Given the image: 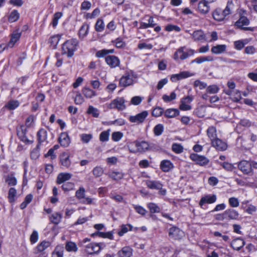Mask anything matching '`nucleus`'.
<instances>
[{
	"mask_svg": "<svg viewBox=\"0 0 257 257\" xmlns=\"http://www.w3.org/2000/svg\"><path fill=\"white\" fill-rule=\"evenodd\" d=\"M16 193L17 191L14 188L12 187L9 189L8 193V199L10 202L13 203L15 202V197L16 195Z\"/></svg>",
	"mask_w": 257,
	"mask_h": 257,
	"instance_id": "46",
	"label": "nucleus"
},
{
	"mask_svg": "<svg viewBox=\"0 0 257 257\" xmlns=\"http://www.w3.org/2000/svg\"><path fill=\"white\" fill-rule=\"evenodd\" d=\"M92 173L95 177H98L103 174V170L100 167H96L93 169Z\"/></svg>",
	"mask_w": 257,
	"mask_h": 257,
	"instance_id": "56",
	"label": "nucleus"
},
{
	"mask_svg": "<svg viewBox=\"0 0 257 257\" xmlns=\"http://www.w3.org/2000/svg\"><path fill=\"white\" fill-rule=\"evenodd\" d=\"M146 183L147 187L151 189H161L163 186L159 181H157L147 180Z\"/></svg>",
	"mask_w": 257,
	"mask_h": 257,
	"instance_id": "29",
	"label": "nucleus"
},
{
	"mask_svg": "<svg viewBox=\"0 0 257 257\" xmlns=\"http://www.w3.org/2000/svg\"><path fill=\"white\" fill-rule=\"evenodd\" d=\"M117 254L119 257H131L132 249L129 246H124L118 252Z\"/></svg>",
	"mask_w": 257,
	"mask_h": 257,
	"instance_id": "28",
	"label": "nucleus"
},
{
	"mask_svg": "<svg viewBox=\"0 0 257 257\" xmlns=\"http://www.w3.org/2000/svg\"><path fill=\"white\" fill-rule=\"evenodd\" d=\"M212 146L218 151H225L227 148V144L221 140L217 138L211 142Z\"/></svg>",
	"mask_w": 257,
	"mask_h": 257,
	"instance_id": "14",
	"label": "nucleus"
},
{
	"mask_svg": "<svg viewBox=\"0 0 257 257\" xmlns=\"http://www.w3.org/2000/svg\"><path fill=\"white\" fill-rule=\"evenodd\" d=\"M78 44V40L75 38L67 40L62 44V54L66 55L68 57H72L74 52L77 50Z\"/></svg>",
	"mask_w": 257,
	"mask_h": 257,
	"instance_id": "1",
	"label": "nucleus"
},
{
	"mask_svg": "<svg viewBox=\"0 0 257 257\" xmlns=\"http://www.w3.org/2000/svg\"><path fill=\"white\" fill-rule=\"evenodd\" d=\"M184 232L178 227L173 226L170 228L169 236L173 239H181L184 236Z\"/></svg>",
	"mask_w": 257,
	"mask_h": 257,
	"instance_id": "10",
	"label": "nucleus"
},
{
	"mask_svg": "<svg viewBox=\"0 0 257 257\" xmlns=\"http://www.w3.org/2000/svg\"><path fill=\"white\" fill-rule=\"evenodd\" d=\"M20 17V14L17 10L13 11L9 17V21L11 23H13L17 21Z\"/></svg>",
	"mask_w": 257,
	"mask_h": 257,
	"instance_id": "44",
	"label": "nucleus"
},
{
	"mask_svg": "<svg viewBox=\"0 0 257 257\" xmlns=\"http://www.w3.org/2000/svg\"><path fill=\"white\" fill-rule=\"evenodd\" d=\"M133 207L136 212L139 214L144 216L146 214L147 211L146 210L141 206L133 205Z\"/></svg>",
	"mask_w": 257,
	"mask_h": 257,
	"instance_id": "60",
	"label": "nucleus"
},
{
	"mask_svg": "<svg viewBox=\"0 0 257 257\" xmlns=\"http://www.w3.org/2000/svg\"><path fill=\"white\" fill-rule=\"evenodd\" d=\"M72 174L69 173H61L57 176L56 182L58 184H61L70 180Z\"/></svg>",
	"mask_w": 257,
	"mask_h": 257,
	"instance_id": "23",
	"label": "nucleus"
},
{
	"mask_svg": "<svg viewBox=\"0 0 257 257\" xmlns=\"http://www.w3.org/2000/svg\"><path fill=\"white\" fill-rule=\"evenodd\" d=\"M104 29L103 21L101 19H98L95 25V29L97 32H102Z\"/></svg>",
	"mask_w": 257,
	"mask_h": 257,
	"instance_id": "48",
	"label": "nucleus"
},
{
	"mask_svg": "<svg viewBox=\"0 0 257 257\" xmlns=\"http://www.w3.org/2000/svg\"><path fill=\"white\" fill-rule=\"evenodd\" d=\"M137 150L140 152H144L148 150L149 148V144L146 141H136L134 142Z\"/></svg>",
	"mask_w": 257,
	"mask_h": 257,
	"instance_id": "22",
	"label": "nucleus"
},
{
	"mask_svg": "<svg viewBox=\"0 0 257 257\" xmlns=\"http://www.w3.org/2000/svg\"><path fill=\"white\" fill-rule=\"evenodd\" d=\"M64 247L62 246H57L52 253V257H63Z\"/></svg>",
	"mask_w": 257,
	"mask_h": 257,
	"instance_id": "38",
	"label": "nucleus"
},
{
	"mask_svg": "<svg viewBox=\"0 0 257 257\" xmlns=\"http://www.w3.org/2000/svg\"><path fill=\"white\" fill-rule=\"evenodd\" d=\"M213 60V57L211 56H208L206 57H198L191 61V63H197L198 64L202 63L205 61H212Z\"/></svg>",
	"mask_w": 257,
	"mask_h": 257,
	"instance_id": "40",
	"label": "nucleus"
},
{
	"mask_svg": "<svg viewBox=\"0 0 257 257\" xmlns=\"http://www.w3.org/2000/svg\"><path fill=\"white\" fill-rule=\"evenodd\" d=\"M190 158L192 161L195 162L196 164L201 166L206 165L209 162L208 159L205 156L195 153L191 154Z\"/></svg>",
	"mask_w": 257,
	"mask_h": 257,
	"instance_id": "6",
	"label": "nucleus"
},
{
	"mask_svg": "<svg viewBox=\"0 0 257 257\" xmlns=\"http://www.w3.org/2000/svg\"><path fill=\"white\" fill-rule=\"evenodd\" d=\"M148 17L149 19L148 20V23H145L141 22H140V29H147L150 27H154L156 25V23H155L154 18L152 16H146L144 18Z\"/></svg>",
	"mask_w": 257,
	"mask_h": 257,
	"instance_id": "20",
	"label": "nucleus"
},
{
	"mask_svg": "<svg viewBox=\"0 0 257 257\" xmlns=\"http://www.w3.org/2000/svg\"><path fill=\"white\" fill-rule=\"evenodd\" d=\"M65 248L68 251L76 252L78 250V248L75 243L72 241H68L66 242Z\"/></svg>",
	"mask_w": 257,
	"mask_h": 257,
	"instance_id": "42",
	"label": "nucleus"
},
{
	"mask_svg": "<svg viewBox=\"0 0 257 257\" xmlns=\"http://www.w3.org/2000/svg\"><path fill=\"white\" fill-rule=\"evenodd\" d=\"M163 111L164 110L162 107H157L153 110L152 114L155 117H159L163 114Z\"/></svg>",
	"mask_w": 257,
	"mask_h": 257,
	"instance_id": "58",
	"label": "nucleus"
},
{
	"mask_svg": "<svg viewBox=\"0 0 257 257\" xmlns=\"http://www.w3.org/2000/svg\"><path fill=\"white\" fill-rule=\"evenodd\" d=\"M105 246V244L102 242H92L85 246V251L89 254H97Z\"/></svg>",
	"mask_w": 257,
	"mask_h": 257,
	"instance_id": "5",
	"label": "nucleus"
},
{
	"mask_svg": "<svg viewBox=\"0 0 257 257\" xmlns=\"http://www.w3.org/2000/svg\"><path fill=\"white\" fill-rule=\"evenodd\" d=\"M228 203L231 207H237L239 206V200L237 198L232 197L228 199Z\"/></svg>",
	"mask_w": 257,
	"mask_h": 257,
	"instance_id": "53",
	"label": "nucleus"
},
{
	"mask_svg": "<svg viewBox=\"0 0 257 257\" xmlns=\"http://www.w3.org/2000/svg\"><path fill=\"white\" fill-rule=\"evenodd\" d=\"M123 174L119 172H113L109 174V176L114 180H119L122 178Z\"/></svg>",
	"mask_w": 257,
	"mask_h": 257,
	"instance_id": "55",
	"label": "nucleus"
},
{
	"mask_svg": "<svg viewBox=\"0 0 257 257\" xmlns=\"http://www.w3.org/2000/svg\"><path fill=\"white\" fill-rule=\"evenodd\" d=\"M60 161L62 166L66 168H68L71 165V161L69 159V156L63 153L60 157Z\"/></svg>",
	"mask_w": 257,
	"mask_h": 257,
	"instance_id": "25",
	"label": "nucleus"
},
{
	"mask_svg": "<svg viewBox=\"0 0 257 257\" xmlns=\"http://www.w3.org/2000/svg\"><path fill=\"white\" fill-rule=\"evenodd\" d=\"M192 35L193 40L195 41L205 40V35L201 30L194 31Z\"/></svg>",
	"mask_w": 257,
	"mask_h": 257,
	"instance_id": "32",
	"label": "nucleus"
},
{
	"mask_svg": "<svg viewBox=\"0 0 257 257\" xmlns=\"http://www.w3.org/2000/svg\"><path fill=\"white\" fill-rule=\"evenodd\" d=\"M245 244L244 241L240 238H237L234 239L231 242V247L235 250H239L242 248Z\"/></svg>",
	"mask_w": 257,
	"mask_h": 257,
	"instance_id": "24",
	"label": "nucleus"
},
{
	"mask_svg": "<svg viewBox=\"0 0 257 257\" xmlns=\"http://www.w3.org/2000/svg\"><path fill=\"white\" fill-rule=\"evenodd\" d=\"M192 75V74L188 71H183L179 74L172 75L170 79L172 82H175L177 80L187 78Z\"/></svg>",
	"mask_w": 257,
	"mask_h": 257,
	"instance_id": "19",
	"label": "nucleus"
},
{
	"mask_svg": "<svg viewBox=\"0 0 257 257\" xmlns=\"http://www.w3.org/2000/svg\"><path fill=\"white\" fill-rule=\"evenodd\" d=\"M207 135L210 139L211 142L217 139L216 130L215 127L210 126L207 130Z\"/></svg>",
	"mask_w": 257,
	"mask_h": 257,
	"instance_id": "34",
	"label": "nucleus"
},
{
	"mask_svg": "<svg viewBox=\"0 0 257 257\" xmlns=\"http://www.w3.org/2000/svg\"><path fill=\"white\" fill-rule=\"evenodd\" d=\"M59 142L64 147H68L70 143V139L67 133H62L59 137Z\"/></svg>",
	"mask_w": 257,
	"mask_h": 257,
	"instance_id": "17",
	"label": "nucleus"
},
{
	"mask_svg": "<svg viewBox=\"0 0 257 257\" xmlns=\"http://www.w3.org/2000/svg\"><path fill=\"white\" fill-rule=\"evenodd\" d=\"M21 36V33L19 31V30L15 31L11 34V38L7 44L8 47L13 48L15 45V43L20 39V37Z\"/></svg>",
	"mask_w": 257,
	"mask_h": 257,
	"instance_id": "16",
	"label": "nucleus"
},
{
	"mask_svg": "<svg viewBox=\"0 0 257 257\" xmlns=\"http://www.w3.org/2000/svg\"><path fill=\"white\" fill-rule=\"evenodd\" d=\"M219 88L216 85H210L207 87L206 91L210 94H215L218 92Z\"/></svg>",
	"mask_w": 257,
	"mask_h": 257,
	"instance_id": "54",
	"label": "nucleus"
},
{
	"mask_svg": "<svg viewBox=\"0 0 257 257\" xmlns=\"http://www.w3.org/2000/svg\"><path fill=\"white\" fill-rule=\"evenodd\" d=\"M216 196L214 194L210 195H205L204 196H203L199 203V206L203 208V206L204 204L207 203V204H212L215 202L216 200Z\"/></svg>",
	"mask_w": 257,
	"mask_h": 257,
	"instance_id": "13",
	"label": "nucleus"
},
{
	"mask_svg": "<svg viewBox=\"0 0 257 257\" xmlns=\"http://www.w3.org/2000/svg\"><path fill=\"white\" fill-rule=\"evenodd\" d=\"M62 15L63 14L62 12H57L54 15L53 20L51 23L54 28L58 25V20L61 18Z\"/></svg>",
	"mask_w": 257,
	"mask_h": 257,
	"instance_id": "50",
	"label": "nucleus"
},
{
	"mask_svg": "<svg viewBox=\"0 0 257 257\" xmlns=\"http://www.w3.org/2000/svg\"><path fill=\"white\" fill-rule=\"evenodd\" d=\"M233 7V4L232 2L228 1L224 10H222L220 8H216L212 13L213 19L217 21H223L227 16L231 14Z\"/></svg>",
	"mask_w": 257,
	"mask_h": 257,
	"instance_id": "2",
	"label": "nucleus"
},
{
	"mask_svg": "<svg viewBox=\"0 0 257 257\" xmlns=\"http://www.w3.org/2000/svg\"><path fill=\"white\" fill-rule=\"evenodd\" d=\"M173 168V165L169 160H163L161 162L160 168L163 172H169Z\"/></svg>",
	"mask_w": 257,
	"mask_h": 257,
	"instance_id": "30",
	"label": "nucleus"
},
{
	"mask_svg": "<svg viewBox=\"0 0 257 257\" xmlns=\"http://www.w3.org/2000/svg\"><path fill=\"white\" fill-rule=\"evenodd\" d=\"M179 114V111L177 109L169 108L164 112V115L167 118H173Z\"/></svg>",
	"mask_w": 257,
	"mask_h": 257,
	"instance_id": "31",
	"label": "nucleus"
},
{
	"mask_svg": "<svg viewBox=\"0 0 257 257\" xmlns=\"http://www.w3.org/2000/svg\"><path fill=\"white\" fill-rule=\"evenodd\" d=\"M62 215L58 212H55L52 214L50 217L49 219L50 221L55 224H59L61 220Z\"/></svg>",
	"mask_w": 257,
	"mask_h": 257,
	"instance_id": "35",
	"label": "nucleus"
},
{
	"mask_svg": "<svg viewBox=\"0 0 257 257\" xmlns=\"http://www.w3.org/2000/svg\"><path fill=\"white\" fill-rule=\"evenodd\" d=\"M124 99L123 97H117L109 104L110 108H116L118 110H122L126 108L124 104Z\"/></svg>",
	"mask_w": 257,
	"mask_h": 257,
	"instance_id": "8",
	"label": "nucleus"
},
{
	"mask_svg": "<svg viewBox=\"0 0 257 257\" xmlns=\"http://www.w3.org/2000/svg\"><path fill=\"white\" fill-rule=\"evenodd\" d=\"M89 28V25L86 23L83 24L81 26L78 32V36L80 39H83L87 35Z\"/></svg>",
	"mask_w": 257,
	"mask_h": 257,
	"instance_id": "26",
	"label": "nucleus"
},
{
	"mask_svg": "<svg viewBox=\"0 0 257 257\" xmlns=\"http://www.w3.org/2000/svg\"><path fill=\"white\" fill-rule=\"evenodd\" d=\"M147 207L149 209L151 213H159L161 211L160 207L154 203H148Z\"/></svg>",
	"mask_w": 257,
	"mask_h": 257,
	"instance_id": "41",
	"label": "nucleus"
},
{
	"mask_svg": "<svg viewBox=\"0 0 257 257\" xmlns=\"http://www.w3.org/2000/svg\"><path fill=\"white\" fill-rule=\"evenodd\" d=\"M74 184L72 182H66L62 186V188L65 191H68L74 189Z\"/></svg>",
	"mask_w": 257,
	"mask_h": 257,
	"instance_id": "57",
	"label": "nucleus"
},
{
	"mask_svg": "<svg viewBox=\"0 0 257 257\" xmlns=\"http://www.w3.org/2000/svg\"><path fill=\"white\" fill-rule=\"evenodd\" d=\"M185 47L179 48L174 54V59L177 60L180 58L183 60L187 58L189 56H192L195 53V51L191 49H187L186 52L184 50Z\"/></svg>",
	"mask_w": 257,
	"mask_h": 257,
	"instance_id": "4",
	"label": "nucleus"
},
{
	"mask_svg": "<svg viewBox=\"0 0 257 257\" xmlns=\"http://www.w3.org/2000/svg\"><path fill=\"white\" fill-rule=\"evenodd\" d=\"M176 97V93L174 92H172L170 96H168L166 94H164L162 97V99L165 102H169L171 100L175 99Z\"/></svg>",
	"mask_w": 257,
	"mask_h": 257,
	"instance_id": "61",
	"label": "nucleus"
},
{
	"mask_svg": "<svg viewBox=\"0 0 257 257\" xmlns=\"http://www.w3.org/2000/svg\"><path fill=\"white\" fill-rule=\"evenodd\" d=\"M148 114V112L145 110L136 115H131L128 119L131 122L140 124L144 122Z\"/></svg>",
	"mask_w": 257,
	"mask_h": 257,
	"instance_id": "7",
	"label": "nucleus"
},
{
	"mask_svg": "<svg viewBox=\"0 0 257 257\" xmlns=\"http://www.w3.org/2000/svg\"><path fill=\"white\" fill-rule=\"evenodd\" d=\"M249 24V20L244 16H241L235 22V25L238 28L244 30H252L250 27H243L244 26H247Z\"/></svg>",
	"mask_w": 257,
	"mask_h": 257,
	"instance_id": "12",
	"label": "nucleus"
},
{
	"mask_svg": "<svg viewBox=\"0 0 257 257\" xmlns=\"http://www.w3.org/2000/svg\"><path fill=\"white\" fill-rule=\"evenodd\" d=\"M106 63L111 68H114L118 66L119 64V60L115 56L109 55L105 57Z\"/></svg>",
	"mask_w": 257,
	"mask_h": 257,
	"instance_id": "15",
	"label": "nucleus"
},
{
	"mask_svg": "<svg viewBox=\"0 0 257 257\" xmlns=\"http://www.w3.org/2000/svg\"><path fill=\"white\" fill-rule=\"evenodd\" d=\"M226 220H236L238 218V212L233 209H228L225 211Z\"/></svg>",
	"mask_w": 257,
	"mask_h": 257,
	"instance_id": "18",
	"label": "nucleus"
},
{
	"mask_svg": "<svg viewBox=\"0 0 257 257\" xmlns=\"http://www.w3.org/2000/svg\"><path fill=\"white\" fill-rule=\"evenodd\" d=\"M38 240V233L37 231L34 230L31 234L30 238V242L32 244L36 243Z\"/></svg>",
	"mask_w": 257,
	"mask_h": 257,
	"instance_id": "63",
	"label": "nucleus"
},
{
	"mask_svg": "<svg viewBox=\"0 0 257 257\" xmlns=\"http://www.w3.org/2000/svg\"><path fill=\"white\" fill-rule=\"evenodd\" d=\"M109 130L103 131L99 136V140L101 142H106L108 140Z\"/></svg>",
	"mask_w": 257,
	"mask_h": 257,
	"instance_id": "51",
	"label": "nucleus"
},
{
	"mask_svg": "<svg viewBox=\"0 0 257 257\" xmlns=\"http://www.w3.org/2000/svg\"><path fill=\"white\" fill-rule=\"evenodd\" d=\"M60 39L61 36L59 35L53 36L49 38V43L52 46L53 49H55L56 48Z\"/></svg>",
	"mask_w": 257,
	"mask_h": 257,
	"instance_id": "36",
	"label": "nucleus"
},
{
	"mask_svg": "<svg viewBox=\"0 0 257 257\" xmlns=\"http://www.w3.org/2000/svg\"><path fill=\"white\" fill-rule=\"evenodd\" d=\"M226 48V46L225 45H217L213 46L211 49V51L213 54H219L225 52Z\"/></svg>",
	"mask_w": 257,
	"mask_h": 257,
	"instance_id": "33",
	"label": "nucleus"
},
{
	"mask_svg": "<svg viewBox=\"0 0 257 257\" xmlns=\"http://www.w3.org/2000/svg\"><path fill=\"white\" fill-rule=\"evenodd\" d=\"M40 146L38 144L36 147L31 152L30 156L32 159L36 160L40 156Z\"/></svg>",
	"mask_w": 257,
	"mask_h": 257,
	"instance_id": "47",
	"label": "nucleus"
},
{
	"mask_svg": "<svg viewBox=\"0 0 257 257\" xmlns=\"http://www.w3.org/2000/svg\"><path fill=\"white\" fill-rule=\"evenodd\" d=\"M6 182L9 186H15L17 184V179L13 175H10L7 177Z\"/></svg>",
	"mask_w": 257,
	"mask_h": 257,
	"instance_id": "49",
	"label": "nucleus"
},
{
	"mask_svg": "<svg viewBox=\"0 0 257 257\" xmlns=\"http://www.w3.org/2000/svg\"><path fill=\"white\" fill-rule=\"evenodd\" d=\"M172 149L173 152L178 154L182 153L183 151V147L181 145L176 143L172 145Z\"/></svg>",
	"mask_w": 257,
	"mask_h": 257,
	"instance_id": "59",
	"label": "nucleus"
},
{
	"mask_svg": "<svg viewBox=\"0 0 257 257\" xmlns=\"http://www.w3.org/2000/svg\"><path fill=\"white\" fill-rule=\"evenodd\" d=\"M136 78H137V76L133 72H127L121 77L119 84L120 86L127 87L132 85Z\"/></svg>",
	"mask_w": 257,
	"mask_h": 257,
	"instance_id": "3",
	"label": "nucleus"
},
{
	"mask_svg": "<svg viewBox=\"0 0 257 257\" xmlns=\"http://www.w3.org/2000/svg\"><path fill=\"white\" fill-rule=\"evenodd\" d=\"M27 128L24 125H21L17 128V135L20 140L26 144H31L33 141L29 140L26 137Z\"/></svg>",
	"mask_w": 257,
	"mask_h": 257,
	"instance_id": "9",
	"label": "nucleus"
},
{
	"mask_svg": "<svg viewBox=\"0 0 257 257\" xmlns=\"http://www.w3.org/2000/svg\"><path fill=\"white\" fill-rule=\"evenodd\" d=\"M88 113L92 114L93 117H97L99 115L98 110L93 107L92 106H89L87 110Z\"/></svg>",
	"mask_w": 257,
	"mask_h": 257,
	"instance_id": "64",
	"label": "nucleus"
},
{
	"mask_svg": "<svg viewBox=\"0 0 257 257\" xmlns=\"http://www.w3.org/2000/svg\"><path fill=\"white\" fill-rule=\"evenodd\" d=\"M82 92L87 98H91L96 95L94 91L87 87H85L82 89Z\"/></svg>",
	"mask_w": 257,
	"mask_h": 257,
	"instance_id": "37",
	"label": "nucleus"
},
{
	"mask_svg": "<svg viewBox=\"0 0 257 257\" xmlns=\"http://www.w3.org/2000/svg\"><path fill=\"white\" fill-rule=\"evenodd\" d=\"M238 169L245 174H248L252 171L251 162L243 160L240 161L238 165Z\"/></svg>",
	"mask_w": 257,
	"mask_h": 257,
	"instance_id": "11",
	"label": "nucleus"
},
{
	"mask_svg": "<svg viewBox=\"0 0 257 257\" xmlns=\"http://www.w3.org/2000/svg\"><path fill=\"white\" fill-rule=\"evenodd\" d=\"M19 105V102L18 100H10L6 105V107L9 110H14Z\"/></svg>",
	"mask_w": 257,
	"mask_h": 257,
	"instance_id": "45",
	"label": "nucleus"
},
{
	"mask_svg": "<svg viewBox=\"0 0 257 257\" xmlns=\"http://www.w3.org/2000/svg\"><path fill=\"white\" fill-rule=\"evenodd\" d=\"M95 235L102 238H107L110 239H113V234L111 232H103L97 231L92 234L93 236Z\"/></svg>",
	"mask_w": 257,
	"mask_h": 257,
	"instance_id": "39",
	"label": "nucleus"
},
{
	"mask_svg": "<svg viewBox=\"0 0 257 257\" xmlns=\"http://www.w3.org/2000/svg\"><path fill=\"white\" fill-rule=\"evenodd\" d=\"M208 4V3L204 0L200 1L198 5V10L199 12L204 15L207 14L210 10Z\"/></svg>",
	"mask_w": 257,
	"mask_h": 257,
	"instance_id": "21",
	"label": "nucleus"
},
{
	"mask_svg": "<svg viewBox=\"0 0 257 257\" xmlns=\"http://www.w3.org/2000/svg\"><path fill=\"white\" fill-rule=\"evenodd\" d=\"M50 245V242L49 241L44 240L37 245V249L38 252H40L44 251Z\"/></svg>",
	"mask_w": 257,
	"mask_h": 257,
	"instance_id": "43",
	"label": "nucleus"
},
{
	"mask_svg": "<svg viewBox=\"0 0 257 257\" xmlns=\"http://www.w3.org/2000/svg\"><path fill=\"white\" fill-rule=\"evenodd\" d=\"M84 101V99L79 92H76V95L74 99L76 104H81Z\"/></svg>",
	"mask_w": 257,
	"mask_h": 257,
	"instance_id": "62",
	"label": "nucleus"
},
{
	"mask_svg": "<svg viewBox=\"0 0 257 257\" xmlns=\"http://www.w3.org/2000/svg\"><path fill=\"white\" fill-rule=\"evenodd\" d=\"M37 136L38 138V144L40 146L41 144L47 140V132L44 128H41L37 133Z\"/></svg>",
	"mask_w": 257,
	"mask_h": 257,
	"instance_id": "27",
	"label": "nucleus"
},
{
	"mask_svg": "<svg viewBox=\"0 0 257 257\" xmlns=\"http://www.w3.org/2000/svg\"><path fill=\"white\" fill-rule=\"evenodd\" d=\"M164 126L162 124H158L156 125L154 128V133L155 136H159L162 134L163 132Z\"/></svg>",
	"mask_w": 257,
	"mask_h": 257,
	"instance_id": "52",
	"label": "nucleus"
}]
</instances>
